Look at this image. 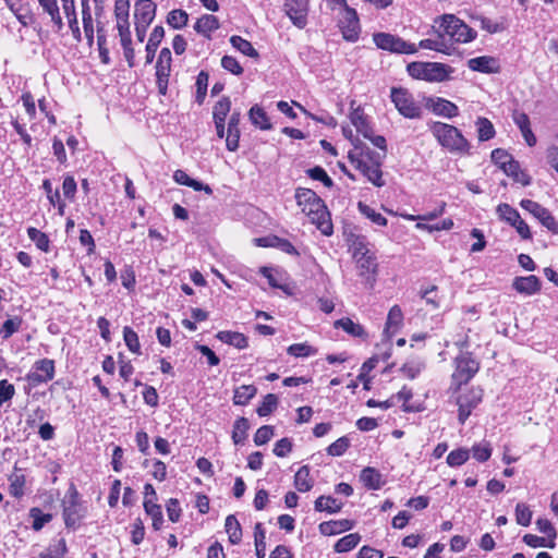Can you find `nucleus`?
Segmentation results:
<instances>
[{"mask_svg": "<svg viewBox=\"0 0 558 558\" xmlns=\"http://www.w3.org/2000/svg\"><path fill=\"white\" fill-rule=\"evenodd\" d=\"M295 199L301 210L311 218L313 223L317 225L323 234L330 235L332 233L327 207L314 191L299 187L295 191Z\"/></svg>", "mask_w": 558, "mask_h": 558, "instance_id": "1", "label": "nucleus"}, {"mask_svg": "<svg viewBox=\"0 0 558 558\" xmlns=\"http://www.w3.org/2000/svg\"><path fill=\"white\" fill-rule=\"evenodd\" d=\"M429 131L437 142L451 153L469 154L471 145L461 131L444 122H432Z\"/></svg>", "mask_w": 558, "mask_h": 558, "instance_id": "2", "label": "nucleus"}, {"mask_svg": "<svg viewBox=\"0 0 558 558\" xmlns=\"http://www.w3.org/2000/svg\"><path fill=\"white\" fill-rule=\"evenodd\" d=\"M439 22V31L437 33L440 37L448 36L456 43H470L475 39L477 33L462 20L453 14H444L438 17L435 23Z\"/></svg>", "mask_w": 558, "mask_h": 558, "instance_id": "3", "label": "nucleus"}, {"mask_svg": "<svg viewBox=\"0 0 558 558\" xmlns=\"http://www.w3.org/2000/svg\"><path fill=\"white\" fill-rule=\"evenodd\" d=\"M62 505L65 526L76 529L86 517L87 507L81 501L78 492L74 485H71L68 489Z\"/></svg>", "mask_w": 558, "mask_h": 558, "instance_id": "4", "label": "nucleus"}, {"mask_svg": "<svg viewBox=\"0 0 558 558\" xmlns=\"http://www.w3.org/2000/svg\"><path fill=\"white\" fill-rule=\"evenodd\" d=\"M454 365L450 389L457 392L462 385L468 384L478 372L480 363L469 352H463L454 359Z\"/></svg>", "mask_w": 558, "mask_h": 558, "instance_id": "5", "label": "nucleus"}, {"mask_svg": "<svg viewBox=\"0 0 558 558\" xmlns=\"http://www.w3.org/2000/svg\"><path fill=\"white\" fill-rule=\"evenodd\" d=\"M390 98L398 112L404 118L420 119L422 117V107L408 89L403 87H392Z\"/></svg>", "mask_w": 558, "mask_h": 558, "instance_id": "6", "label": "nucleus"}, {"mask_svg": "<svg viewBox=\"0 0 558 558\" xmlns=\"http://www.w3.org/2000/svg\"><path fill=\"white\" fill-rule=\"evenodd\" d=\"M409 74L418 80L441 82L448 77L447 66L437 62H412L408 65Z\"/></svg>", "mask_w": 558, "mask_h": 558, "instance_id": "7", "label": "nucleus"}, {"mask_svg": "<svg viewBox=\"0 0 558 558\" xmlns=\"http://www.w3.org/2000/svg\"><path fill=\"white\" fill-rule=\"evenodd\" d=\"M373 40L377 48L393 53L413 54L417 51V47L414 44H410L401 37L389 33H376L373 35Z\"/></svg>", "mask_w": 558, "mask_h": 558, "instance_id": "8", "label": "nucleus"}, {"mask_svg": "<svg viewBox=\"0 0 558 558\" xmlns=\"http://www.w3.org/2000/svg\"><path fill=\"white\" fill-rule=\"evenodd\" d=\"M482 399L483 390L475 387L457 396L458 420L461 424L465 423L472 411L482 402Z\"/></svg>", "mask_w": 558, "mask_h": 558, "instance_id": "9", "label": "nucleus"}, {"mask_svg": "<svg viewBox=\"0 0 558 558\" xmlns=\"http://www.w3.org/2000/svg\"><path fill=\"white\" fill-rule=\"evenodd\" d=\"M338 26L344 40L355 43L359 39L361 25L357 13L353 8L345 7V9L340 12Z\"/></svg>", "mask_w": 558, "mask_h": 558, "instance_id": "10", "label": "nucleus"}, {"mask_svg": "<svg viewBox=\"0 0 558 558\" xmlns=\"http://www.w3.org/2000/svg\"><path fill=\"white\" fill-rule=\"evenodd\" d=\"M308 11V0H283L284 14L299 29H303L307 25Z\"/></svg>", "mask_w": 558, "mask_h": 558, "instance_id": "11", "label": "nucleus"}, {"mask_svg": "<svg viewBox=\"0 0 558 558\" xmlns=\"http://www.w3.org/2000/svg\"><path fill=\"white\" fill-rule=\"evenodd\" d=\"M497 215L501 220H505L510 226L515 228L517 232L520 234L522 239H531L532 234L529 226L521 218L519 211L511 207L509 204H500L497 206Z\"/></svg>", "mask_w": 558, "mask_h": 558, "instance_id": "12", "label": "nucleus"}, {"mask_svg": "<svg viewBox=\"0 0 558 558\" xmlns=\"http://www.w3.org/2000/svg\"><path fill=\"white\" fill-rule=\"evenodd\" d=\"M171 51L169 48H162L156 62V84L160 95H166L168 89L169 76L171 73Z\"/></svg>", "mask_w": 558, "mask_h": 558, "instance_id": "13", "label": "nucleus"}, {"mask_svg": "<svg viewBox=\"0 0 558 558\" xmlns=\"http://www.w3.org/2000/svg\"><path fill=\"white\" fill-rule=\"evenodd\" d=\"M521 207L535 217L544 227L554 233H558V222L550 211L532 199H522Z\"/></svg>", "mask_w": 558, "mask_h": 558, "instance_id": "14", "label": "nucleus"}, {"mask_svg": "<svg viewBox=\"0 0 558 558\" xmlns=\"http://www.w3.org/2000/svg\"><path fill=\"white\" fill-rule=\"evenodd\" d=\"M350 162L371 183L377 187L385 185L383 179L381 165L369 162L357 157H348Z\"/></svg>", "mask_w": 558, "mask_h": 558, "instance_id": "15", "label": "nucleus"}, {"mask_svg": "<svg viewBox=\"0 0 558 558\" xmlns=\"http://www.w3.org/2000/svg\"><path fill=\"white\" fill-rule=\"evenodd\" d=\"M54 376V362L49 359H43L35 362L33 371L27 375V379L38 385L51 380Z\"/></svg>", "mask_w": 558, "mask_h": 558, "instance_id": "16", "label": "nucleus"}, {"mask_svg": "<svg viewBox=\"0 0 558 558\" xmlns=\"http://www.w3.org/2000/svg\"><path fill=\"white\" fill-rule=\"evenodd\" d=\"M156 15V4L151 0H137L134 5L135 25L149 26Z\"/></svg>", "mask_w": 558, "mask_h": 558, "instance_id": "17", "label": "nucleus"}, {"mask_svg": "<svg viewBox=\"0 0 558 558\" xmlns=\"http://www.w3.org/2000/svg\"><path fill=\"white\" fill-rule=\"evenodd\" d=\"M348 157H357L374 162L375 165H383V160L386 156L385 154L371 149L366 144L355 138V141H353V149L349 151Z\"/></svg>", "mask_w": 558, "mask_h": 558, "instance_id": "18", "label": "nucleus"}, {"mask_svg": "<svg viewBox=\"0 0 558 558\" xmlns=\"http://www.w3.org/2000/svg\"><path fill=\"white\" fill-rule=\"evenodd\" d=\"M83 32L89 47L94 44L95 26L89 0H80Z\"/></svg>", "mask_w": 558, "mask_h": 558, "instance_id": "19", "label": "nucleus"}, {"mask_svg": "<svg viewBox=\"0 0 558 558\" xmlns=\"http://www.w3.org/2000/svg\"><path fill=\"white\" fill-rule=\"evenodd\" d=\"M513 289L524 295L536 294L541 290V280L536 276L515 277L512 282Z\"/></svg>", "mask_w": 558, "mask_h": 558, "instance_id": "20", "label": "nucleus"}, {"mask_svg": "<svg viewBox=\"0 0 558 558\" xmlns=\"http://www.w3.org/2000/svg\"><path fill=\"white\" fill-rule=\"evenodd\" d=\"M427 106L433 110L435 114L441 116L444 118L451 119L459 114L457 105L445 98H430L427 101Z\"/></svg>", "mask_w": 558, "mask_h": 558, "instance_id": "21", "label": "nucleus"}, {"mask_svg": "<svg viewBox=\"0 0 558 558\" xmlns=\"http://www.w3.org/2000/svg\"><path fill=\"white\" fill-rule=\"evenodd\" d=\"M43 12L50 17L56 32H61L64 27V22L60 13V8L57 0H37Z\"/></svg>", "mask_w": 558, "mask_h": 558, "instance_id": "22", "label": "nucleus"}, {"mask_svg": "<svg viewBox=\"0 0 558 558\" xmlns=\"http://www.w3.org/2000/svg\"><path fill=\"white\" fill-rule=\"evenodd\" d=\"M512 118L515 125L520 129L526 144L529 146H534L536 144V137L531 130L529 116L524 112L514 111Z\"/></svg>", "mask_w": 558, "mask_h": 558, "instance_id": "23", "label": "nucleus"}, {"mask_svg": "<svg viewBox=\"0 0 558 558\" xmlns=\"http://www.w3.org/2000/svg\"><path fill=\"white\" fill-rule=\"evenodd\" d=\"M359 268V275L367 280L375 275L377 269L376 257L371 252L354 258Z\"/></svg>", "mask_w": 558, "mask_h": 558, "instance_id": "24", "label": "nucleus"}, {"mask_svg": "<svg viewBox=\"0 0 558 558\" xmlns=\"http://www.w3.org/2000/svg\"><path fill=\"white\" fill-rule=\"evenodd\" d=\"M468 65L472 71L482 73H495L499 68L496 59L488 56L470 59Z\"/></svg>", "mask_w": 558, "mask_h": 558, "instance_id": "25", "label": "nucleus"}, {"mask_svg": "<svg viewBox=\"0 0 558 558\" xmlns=\"http://www.w3.org/2000/svg\"><path fill=\"white\" fill-rule=\"evenodd\" d=\"M173 180L178 184L192 187L194 191H204L208 195L213 194V189L209 185L204 184L203 182H199L197 180L190 178L189 174L183 170L179 169V170L174 171Z\"/></svg>", "mask_w": 558, "mask_h": 558, "instance_id": "26", "label": "nucleus"}, {"mask_svg": "<svg viewBox=\"0 0 558 558\" xmlns=\"http://www.w3.org/2000/svg\"><path fill=\"white\" fill-rule=\"evenodd\" d=\"M218 28H219V21L215 15H211V14H205V15L201 16L194 25V29L198 34H201L207 38H210L211 33Z\"/></svg>", "mask_w": 558, "mask_h": 558, "instance_id": "27", "label": "nucleus"}, {"mask_svg": "<svg viewBox=\"0 0 558 558\" xmlns=\"http://www.w3.org/2000/svg\"><path fill=\"white\" fill-rule=\"evenodd\" d=\"M353 527V522L347 519L323 522L319 524V531L324 535H336Z\"/></svg>", "mask_w": 558, "mask_h": 558, "instance_id": "28", "label": "nucleus"}, {"mask_svg": "<svg viewBox=\"0 0 558 558\" xmlns=\"http://www.w3.org/2000/svg\"><path fill=\"white\" fill-rule=\"evenodd\" d=\"M165 36V29L162 26H155L150 33L148 43L146 45V63H151L159 44Z\"/></svg>", "mask_w": 558, "mask_h": 558, "instance_id": "29", "label": "nucleus"}, {"mask_svg": "<svg viewBox=\"0 0 558 558\" xmlns=\"http://www.w3.org/2000/svg\"><path fill=\"white\" fill-rule=\"evenodd\" d=\"M350 120L360 134L363 136H371L373 129L361 108H356L351 112Z\"/></svg>", "mask_w": 558, "mask_h": 558, "instance_id": "30", "label": "nucleus"}, {"mask_svg": "<svg viewBox=\"0 0 558 558\" xmlns=\"http://www.w3.org/2000/svg\"><path fill=\"white\" fill-rule=\"evenodd\" d=\"M360 480L368 489H379L384 485L381 474L371 466L362 470Z\"/></svg>", "mask_w": 558, "mask_h": 558, "instance_id": "31", "label": "nucleus"}, {"mask_svg": "<svg viewBox=\"0 0 558 558\" xmlns=\"http://www.w3.org/2000/svg\"><path fill=\"white\" fill-rule=\"evenodd\" d=\"M294 486L301 493L310 492L314 486V480L311 476L307 465L301 466L294 475Z\"/></svg>", "mask_w": 558, "mask_h": 558, "instance_id": "32", "label": "nucleus"}, {"mask_svg": "<svg viewBox=\"0 0 558 558\" xmlns=\"http://www.w3.org/2000/svg\"><path fill=\"white\" fill-rule=\"evenodd\" d=\"M333 326H335V328H341L347 333H349L353 337H356V338L364 339L367 337V333H366L364 327L361 324L355 323L351 318H348V317L336 320Z\"/></svg>", "mask_w": 558, "mask_h": 558, "instance_id": "33", "label": "nucleus"}, {"mask_svg": "<svg viewBox=\"0 0 558 558\" xmlns=\"http://www.w3.org/2000/svg\"><path fill=\"white\" fill-rule=\"evenodd\" d=\"M217 338L221 342L233 345L236 349H245L248 345L247 338L236 331H219Z\"/></svg>", "mask_w": 558, "mask_h": 558, "instance_id": "34", "label": "nucleus"}, {"mask_svg": "<svg viewBox=\"0 0 558 558\" xmlns=\"http://www.w3.org/2000/svg\"><path fill=\"white\" fill-rule=\"evenodd\" d=\"M314 508L319 512L337 513L341 510L342 502L331 496H319L315 500Z\"/></svg>", "mask_w": 558, "mask_h": 558, "instance_id": "35", "label": "nucleus"}, {"mask_svg": "<svg viewBox=\"0 0 558 558\" xmlns=\"http://www.w3.org/2000/svg\"><path fill=\"white\" fill-rule=\"evenodd\" d=\"M251 122L260 130H270L271 124L265 110L258 105L253 106L248 111Z\"/></svg>", "mask_w": 558, "mask_h": 558, "instance_id": "36", "label": "nucleus"}, {"mask_svg": "<svg viewBox=\"0 0 558 558\" xmlns=\"http://www.w3.org/2000/svg\"><path fill=\"white\" fill-rule=\"evenodd\" d=\"M475 126L480 142L489 141L496 134L494 124L487 118L478 117L475 121Z\"/></svg>", "mask_w": 558, "mask_h": 558, "instance_id": "37", "label": "nucleus"}, {"mask_svg": "<svg viewBox=\"0 0 558 558\" xmlns=\"http://www.w3.org/2000/svg\"><path fill=\"white\" fill-rule=\"evenodd\" d=\"M403 324V313L399 305H393L387 316L385 331L397 332Z\"/></svg>", "mask_w": 558, "mask_h": 558, "instance_id": "38", "label": "nucleus"}, {"mask_svg": "<svg viewBox=\"0 0 558 558\" xmlns=\"http://www.w3.org/2000/svg\"><path fill=\"white\" fill-rule=\"evenodd\" d=\"M257 388L254 385H243L234 390L233 403L245 405L255 397Z\"/></svg>", "mask_w": 558, "mask_h": 558, "instance_id": "39", "label": "nucleus"}, {"mask_svg": "<svg viewBox=\"0 0 558 558\" xmlns=\"http://www.w3.org/2000/svg\"><path fill=\"white\" fill-rule=\"evenodd\" d=\"M250 429L248 420L245 417H239L233 424L232 440L235 445H242L247 438V432Z\"/></svg>", "mask_w": 558, "mask_h": 558, "instance_id": "40", "label": "nucleus"}, {"mask_svg": "<svg viewBox=\"0 0 558 558\" xmlns=\"http://www.w3.org/2000/svg\"><path fill=\"white\" fill-rule=\"evenodd\" d=\"M226 532L229 535V541L231 544H239L242 538V529L233 514H230L226 518L225 523Z\"/></svg>", "mask_w": 558, "mask_h": 558, "instance_id": "41", "label": "nucleus"}, {"mask_svg": "<svg viewBox=\"0 0 558 558\" xmlns=\"http://www.w3.org/2000/svg\"><path fill=\"white\" fill-rule=\"evenodd\" d=\"M143 506H144L145 512L153 520V527L155 530H160L162 526V523H163L161 507L157 502H153L151 500L144 501Z\"/></svg>", "mask_w": 558, "mask_h": 558, "instance_id": "42", "label": "nucleus"}, {"mask_svg": "<svg viewBox=\"0 0 558 558\" xmlns=\"http://www.w3.org/2000/svg\"><path fill=\"white\" fill-rule=\"evenodd\" d=\"M230 44L233 48L242 52L244 56L251 57V58H258L257 50L252 46V44L242 38L241 36L233 35L230 37Z\"/></svg>", "mask_w": 558, "mask_h": 558, "instance_id": "43", "label": "nucleus"}, {"mask_svg": "<svg viewBox=\"0 0 558 558\" xmlns=\"http://www.w3.org/2000/svg\"><path fill=\"white\" fill-rule=\"evenodd\" d=\"M29 518L32 519V527L39 531L52 520V514L45 513L41 509L34 507L29 510Z\"/></svg>", "mask_w": 558, "mask_h": 558, "instance_id": "44", "label": "nucleus"}, {"mask_svg": "<svg viewBox=\"0 0 558 558\" xmlns=\"http://www.w3.org/2000/svg\"><path fill=\"white\" fill-rule=\"evenodd\" d=\"M254 541L257 558H265L266 556V532L262 523H256L254 527Z\"/></svg>", "mask_w": 558, "mask_h": 558, "instance_id": "45", "label": "nucleus"}, {"mask_svg": "<svg viewBox=\"0 0 558 558\" xmlns=\"http://www.w3.org/2000/svg\"><path fill=\"white\" fill-rule=\"evenodd\" d=\"M361 541V536L357 533H351L340 538L336 545L335 550L337 553H347L357 546Z\"/></svg>", "mask_w": 558, "mask_h": 558, "instance_id": "46", "label": "nucleus"}, {"mask_svg": "<svg viewBox=\"0 0 558 558\" xmlns=\"http://www.w3.org/2000/svg\"><path fill=\"white\" fill-rule=\"evenodd\" d=\"M27 234L35 245L43 252L49 251L50 240L48 235L36 228H28Z\"/></svg>", "mask_w": 558, "mask_h": 558, "instance_id": "47", "label": "nucleus"}, {"mask_svg": "<svg viewBox=\"0 0 558 558\" xmlns=\"http://www.w3.org/2000/svg\"><path fill=\"white\" fill-rule=\"evenodd\" d=\"M470 458V450L466 448H459L456 450H452L447 456V463L451 468H458L464 464Z\"/></svg>", "mask_w": 558, "mask_h": 558, "instance_id": "48", "label": "nucleus"}, {"mask_svg": "<svg viewBox=\"0 0 558 558\" xmlns=\"http://www.w3.org/2000/svg\"><path fill=\"white\" fill-rule=\"evenodd\" d=\"M478 462H486L492 456V447L487 441H482L472 446L470 454Z\"/></svg>", "mask_w": 558, "mask_h": 558, "instance_id": "49", "label": "nucleus"}, {"mask_svg": "<svg viewBox=\"0 0 558 558\" xmlns=\"http://www.w3.org/2000/svg\"><path fill=\"white\" fill-rule=\"evenodd\" d=\"M231 109V101L228 97H222L215 106L213 110L215 122H226V118Z\"/></svg>", "mask_w": 558, "mask_h": 558, "instance_id": "50", "label": "nucleus"}, {"mask_svg": "<svg viewBox=\"0 0 558 558\" xmlns=\"http://www.w3.org/2000/svg\"><path fill=\"white\" fill-rule=\"evenodd\" d=\"M66 551L68 548L65 539L60 537L58 539H54L47 548V551L43 553V555L49 558H64Z\"/></svg>", "mask_w": 558, "mask_h": 558, "instance_id": "51", "label": "nucleus"}, {"mask_svg": "<svg viewBox=\"0 0 558 558\" xmlns=\"http://www.w3.org/2000/svg\"><path fill=\"white\" fill-rule=\"evenodd\" d=\"M357 207L360 213L364 215L366 218H368L375 225L381 227L387 225V219L380 213H377L374 208L369 207L368 205L360 202Z\"/></svg>", "mask_w": 558, "mask_h": 558, "instance_id": "52", "label": "nucleus"}, {"mask_svg": "<svg viewBox=\"0 0 558 558\" xmlns=\"http://www.w3.org/2000/svg\"><path fill=\"white\" fill-rule=\"evenodd\" d=\"M123 339L125 345L132 353L141 354V344L137 333L131 327L123 328Z\"/></svg>", "mask_w": 558, "mask_h": 558, "instance_id": "53", "label": "nucleus"}, {"mask_svg": "<svg viewBox=\"0 0 558 558\" xmlns=\"http://www.w3.org/2000/svg\"><path fill=\"white\" fill-rule=\"evenodd\" d=\"M277 405L278 397L274 393H268L264 397L256 412L259 416H267L276 410Z\"/></svg>", "mask_w": 558, "mask_h": 558, "instance_id": "54", "label": "nucleus"}, {"mask_svg": "<svg viewBox=\"0 0 558 558\" xmlns=\"http://www.w3.org/2000/svg\"><path fill=\"white\" fill-rule=\"evenodd\" d=\"M287 352L295 357H308L315 355L317 350L307 343H294L287 349Z\"/></svg>", "mask_w": 558, "mask_h": 558, "instance_id": "55", "label": "nucleus"}, {"mask_svg": "<svg viewBox=\"0 0 558 558\" xmlns=\"http://www.w3.org/2000/svg\"><path fill=\"white\" fill-rule=\"evenodd\" d=\"M418 47L423 49L449 53V46L445 43L444 37H440L439 35L437 39L427 38L421 40Z\"/></svg>", "mask_w": 558, "mask_h": 558, "instance_id": "56", "label": "nucleus"}, {"mask_svg": "<svg viewBox=\"0 0 558 558\" xmlns=\"http://www.w3.org/2000/svg\"><path fill=\"white\" fill-rule=\"evenodd\" d=\"M10 481V494L16 498L23 496L24 494V485H25V476L21 473H13L9 477Z\"/></svg>", "mask_w": 558, "mask_h": 558, "instance_id": "57", "label": "nucleus"}, {"mask_svg": "<svg viewBox=\"0 0 558 558\" xmlns=\"http://www.w3.org/2000/svg\"><path fill=\"white\" fill-rule=\"evenodd\" d=\"M209 75L205 71H201L196 77V102L202 105L208 86Z\"/></svg>", "mask_w": 558, "mask_h": 558, "instance_id": "58", "label": "nucleus"}, {"mask_svg": "<svg viewBox=\"0 0 558 558\" xmlns=\"http://www.w3.org/2000/svg\"><path fill=\"white\" fill-rule=\"evenodd\" d=\"M187 19L189 15L185 11L172 10L168 14L167 22L171 27L179 29L186 25Z\"/></svg>", "mask_w": 558, "mask_h": 558, "instance_id": "59", "label": "nucleus"}, {"mask_svg": "<svg viewBox=\"0 0 558 558\" xmlns=\"http://www.w3.org/2000/svg\"><path fill=\"white\" fill-rule=\"evenodd\" d=\"M349 446L350 440L344 436L340 437L327 448V453L332 457H340L348 450Z\"/></svg>", "mask_w": 558, "mask_h": 558, "instance_id": "60", "label": "nucleus"}, {"mask_svg": "<svg viewBox=\"0 0 558 558\" xmlns=\"http://www.w3.org/2000/svg\"><path fill=\"white\" fill-rule=\"evenodd\" d=\"M306 172L311 179L323 182L327 187H331L333 185L331 178L327 174L325 169L319 166L311 168Z\"/></svg>", "mask_w": 558, "mask_h": 558, "instance_id": "61", "label": "nucleus"}, {"mask_svg": "<svg viewBox=\"0 0 558 558\" xmlns=\"http://www.w3.org/2000/svg\"><path fill=\"white\" fill-rule=\"evenodd\" d=\"M532 520V511L525 504H518L515 507V521L522 526L530 525Z\"/></svg>", "mask_w": 558, "mask_h": 558, "instance_id": "62", "label": "nucleus"}, {"mask_svg": "<svg viewBox=\"0 0 558 558\" xmlns=\"http://www.w3.org/2000/svg\"><path fill=\"white\" fill-rule=\"evenodd\" d=\"M274 436V427L270 425H264L259 427L254 435V442L257 446L267 444Z\"/></svg>", "mask_w": 558, "mask_h": 558, "instance_id": "63", "label": "nucleus"}, {"mask_svg": "<svg viewBox=\"0 0 558 558\" xmlns=\"http://www.w3.org/2000/svg\"><path fill=\"white\" fill-rule=\"evenodd\" d=\"M492 161L497 165L501 170L513 159L512 156L505 149L496 148L490 154Z\"/></svg>", "mask_w": 558, "mask_h": 558, "instance_id": "64", "label": "nucleus"}]
</instances>
